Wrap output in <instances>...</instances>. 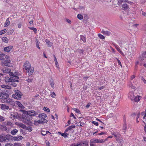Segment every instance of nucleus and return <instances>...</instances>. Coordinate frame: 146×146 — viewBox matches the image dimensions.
Masks as SVG:
<instances>
[{
	"label": "nucleus",
	"mask_w": 146,
	"mask_h": 146,
	"mask_svg": "<svg viewBox=\"0 0 146 146\" xmlns=\"http://www.w3.org/2000/svg\"><path fill=\"white\" fill-rule=\"evenodd\" d=\"M26 111H25L22 115V118L23 119V121L24 123L27 122L26 121H30L32 119V118L30 117L29 115L27 114V113Z\"/></svg>",
	"instance_id": "nucleus-1"
},
{
	"label": "nucleus",
	"mask_w": 146,
	"mask_h": 146,
	"mask_svg": "<svg viewBox=\"0 0 146 146\" xmlns=\"http://www.w3.org/2000/svg\"><path fill=\"white\" fill-rule=\"evenodd\" d=\"M15 94H13L12 95V97L17 100H20L21 98V96L22 95L20 91L18 90H16L15 91Z\"/></svg>",
	"instance_id": "nucleus-2"
},
{
	"label": "nucleus",
	"mask_w": 146,
	"mask_h": 146,
	"mask_svg": "<svg viewBox=\"0 0 146 146\" xmlns=\"http://www.w3.org/2000/svg\"><path fill=\"white\" fill-rule=\"evenodd\" d=\"M129 97L131 100H134L135 102H137L139 101L140 100V98L141 97L138 96L134 97L132 92H130L129 94Z\"/></svg>",
	"instance_id": "nucleus-3"
},
{
	"label": "nucleus",
	"mask_w": 146,
	"mask_h": 146,
	"mask_svg": "<svg viewBox=\"0 0 146 146\" xmlns=\"http://www.w3.org/2000/svg\"><path fill=\"white\" fill-rule=\"evenodd\" d=\"M8 73L9 75L11 76V82H19L18 80L19 79V78L18 76L15 75L12 72H8Z\"/></svg>",
	"instance_id": "nucleus-4"
},
{
	"label": "nucleus",
	"mask_w": 146,
	"mask_h": 146,
	"mask_svg": "<svg viewBox=\"0 0 146 146\" xmlns=\"http://www.w3.org/2000/svg\"><path fill=\"white\" fill-rule=\"evenodd\" d=\"M31 67V65L29 62L28 61H26L24 63L23 66V69L24 70H28Z\"/></svg>",
	"instance_id": "nucleus-5"
},
{
	"label": "nucleus",
	"mask_w": 146,
	"mask_h": 146,
	"mask_svg": "<svg viewBox=\"0 0 146 146\" xmlns=\"http://www.w3.org/2000/svg\"><path fill=\"white\" fill-rule=\"evenodd\" d=\"M9 96V95L8 94L3 91L0 93V99H7Z\"/></svg>",
	"instance_id": "nucleus-6"
},
{
	"label": "nucleus",
	"mask_w": 146,
	"mask_h": 146,
	"mask_svg": "<svg viewBox=\"0 0 146 146\" xmlns=\"http://www.w3.org/2000/svg\"><path fill=\"white\" fill-rule=\"evenodd\" d=\"M26 112L27 113V114L29 115L30 117L32 118L33 116H35L37 114L36 112L33 110H31L28 111H26Z\"/></svg>",
	"instance_id": "nucleus-7"
},
{
	"label": "nucleus",
	"mask_w": 146,
	"mask_h": 146,
	"mask_svg": "<svg viewBox=\"0 0 146 146\" xmlns=\"http://www.w3.org/2000/svg\"><path fill=\"white\" fill-rule=\"evenodd\" d=\"M10 62V60L8 59L6 60H3L1 61V65L3 66H8V64Z\"/></svg>",
	"instance_id": "nucleus-8"
},
{
	"label": "nucleus",
	"mask_w": 146,
	"mask_h": 146,
	"mask_svg": "<svg viewBox=\"0 0 146 146\" xmlns=\"http://www.w3.org/2000/svg\"><path fill=\"white\" fill-rule=\"evenodd\" d=\"M13 137L9 134L5 136H3V141H5L6 140H12Z\"/></svg>",
	"instance_id": "nucleus-9"
},
{
	"label": "nucleus",
	"mask_w": 146,
	"mask_h": 146,
	"mask_svg": "<svg viewBox=\"0 0 146 146\" xmlns=\"http://www.w3.org/2000/svg\"><path fill=\"white\" fill-rule=\"evenodd\" d=\"M112 135L115 137L116 140L121 137L120 134L118 132H114L112 133Z\"/></svg>",
	"instance_id": "nucleus-10"
},
{
	"label": "nucleus",
	"mask_w": 146,
	"mask_h": 146,
	"mask_svg": "<svg viewBox=\"0 0 146 146\" xmlns=\"http://www.w3.org/2000/svg\"><path fill=\"white\" fill-rule=\"evenodd\" d=\"M6 102L7 103H8L11 106H14L15 105V103L13 100L12 99L9 98L6 100Z\"/></svg>",
	"instance_id": "nucleus-11"
},
{
	"label": "nucleus",
	"mask_w": 146,
	"mask_h": 146,
	"mask_svg": "<svg viewBox=\"0 0 146 146\" xmlns=\"http://www.w3.org/2000/svg\"><path fill=\"white\" fill-rule=\"evenodd\" d=\"M123 2H126L129 4L131 5H132L133 4V2L126 0H119L118 2L119 4H121Z\"/></svg>",
	"instance_id": "nucleus-12"
},
{
	"label": "nucleus",
	"mask_w": 146,
	"mask_h": 146,
	"mask_svg": "<svg viewBox=\"0 0 146 146\" xmlns=\"http://www.w3.org/2000/svg\"><path fill=\"white\" fill-rule=\"evenodd\" d=\"M28 70H26L28 73L29 75H32L33 73L34 68L33 67H31L30 68L28 69Z\"/></svg>",
	"instance_id": "nucleus-13"
},
{
	"label": "nucleus",
	"mask_w": 146,
	"mask_h": 146,
	"mask_svg": "<svg viewBox=\"0 0 146 146\" xmlns=\"http://www.w3.org/2000/svg\"><path fill=\"white\" fill-rule=\"evenodd\" d=\"M78 143L80 144L79 146H88V142L87 141L78 142Z\"/></svg>",
	"instance_id": "nucleus-14"
},
{
	"label": "nucleus",
	"mask_w": 146,
	"mask_h": 146,
	"mask_svg": "<svg viewBox=\"0 0 146 146\" xmlns=\"http://www.w3.org/2000/svg\"><path fill=\"white\" fill-rule=\"evenodd\" d=\"M23 137L21 136H18L16 137H13L12 140H13L14 141H20L22 139Z\"/></svg>",
	"instance_id": "nucleus-15"
},
{
	"label": "nucleus",
	"mask_w": 146,
	"mask_h": 146,
	"mask_svg": "<svg viewBox=\"0 0 146 146\" xmlns=\"http://www.w3.org/2000/svg\"><path fill=\"white\" fill-rule=\"evenodd\" d=\"M1 71L5 73H7L11 71V70L9 68L4 67L1 69Z\"/></svg>",
	"instance_id": "nucleus-16"
},
{
	"label": "nucleus",
	"mask_w": 146,
	"mask_h": 146,
	"mask_svg": "<svg viewBox=\"0 0 146 146\" xmlns=\"http://www.w3.org/2000/svg\"><path fill=\"white\" fill-rule=\"evenodd\" d=\"M113 44L114 45L116 49H117V50L122 55H124V54H123L122 51L119 49L118 46L117 45L115 44V43Z\"/></svg>",
	"instance_id": "nucleus-17"
},
{
	"label": "nucleus",
	"mask_w": 146,
	"mask_h": 146,
	"mask_svg": "<svg viewBox=\"0 0 146 146\" xmlns=\"http://www.w3.org/2000/svg\"><path fill=\"white\" fill-rule=\"evenodd\" d=\"M116 141L119 143V144L120 145L122 146L123 145V141L122 137L121 138L117 140Z\"/></svg>",
	"instance_id": "nucleus-18"
},
{
	"label": "nucleus",
	"mask_w": 146,
	"mask_h": 146,
	"mask_svg": "<svg viewBox=\"0 0 146 146\" xmlns=\"http://www.w3.org/2000/svg\"><path fill=\"white\" fill-rule=\"evenodd\" d=\"M46 117H40V119L39 120V122L42 123H46L47 122V120L45 119Z\"/></svg>",
	"instance_id": "nucleus-19"
},
{
	"label": "nucleus",
	"mask_w": 146,
	"mask_h": 146,
	"mask_svg": "<svg viewBox=\"0 0 146 146\" xmlns=\"http://www.w3.org/2000/svg\"><path fill=\"white\" fill-rule=\"evenodd\" d=\"M15 103L17 105L21 108L23 109L24 108V106L19 101H16Z\"/></svg>",
	"instance_id": "nucleus-20"
},
{
	"label": "nucleus",
	"mask_w": 146,
	"mask_h": 146,
	"mask_svg": "<svg viewBox=\"0 0 146 146\" xmlns=\"http://www.w3.org/2000/svg\"><path fill=\"white\" fill-rule=\"evenodd\" d=\"M13 46H9L6 47H5L4 48V50L5 51L9 52L11 50Z\"/></svg>",
	"instance_id": "nucleus-21"
},
{
	"label": "nucleus",
	"mask_w": 146,
	"mask_h": 146,
	"mask_svg": "<svg viewBox=\"0 0 146 146\" xmlns=\"http://www.w3.org/2000/svg\"><path fill=\"white\" fill-rule=\"evenodd\" d=\"M1 108L2 110H4L5 109H8L9 107L8 106H7L5 104H2L1 105Z\"/></svg>",
	"instance_id": "nucleus-22"
},
{
	"label": "nucleus",
	"mask_w": 146,
	"mask_h": 146,
	"mask_svg": "<svg viewBox=\"0 0 146 146\" xmlns=\"http://www.w3.org/2000/svg\"><path fill=\"white\" fill-rule=\"evenodd\" d=\"M58 133H59L60 134H61L62 136L64 137H67V136L69 135V132H68L67 131H66V130H65L64 133H61L60 132H59Z\"/></svg>",
	"instance_id": "nucleus-23"
},
{
	"label": "nucleus",
	"mask_w": 146,
	"mask_h": 146,
	"mask_svg": "<svg viewBox=\"0 0 146 146\" xmlns=\"http://www.w3.org/2000/svg\"><path fill=\"white\" fill-rule=\"evenodd\" d=\"M1 87L2 88L9 90H10L11 89V86L6 85H2Z\"/></svg>",
	"instance_id": "nucleus-24"
},
{
	"label": "nucleus",
	"mask_w": 146,
	"mask_h": 146,
	"mask_svg": "<svg viewBox=\"0 0 146 146\" xmlns=\"http://www.w3.org/2000/svg\"><path fill=\"white\" fill-rule=\"evenodd\" d=\"M75 125H71L68 127L65 130H66V131L69 132L70 130L73 128H75Z\"/></svg>",
	"instance_id": "nucleus-25"
},
{
	"label": "nucleus",
	"mask_w": 146,
	"mask_h": 146,
	"mask_svg": "<svg viewBox=\"0 0 146 146\" xmlns=\"http://www.w3.org/2000/svg\"><path fill=\"white\" fill-rule=\"evenodd\" d=\"M101 33L104 35H106L107 36H109L110 34V33L108 31H104L102 30Z\"/></svg>",
	"instance_id": "nucleus-26"
},
{
	"label": "nucleus",
	"mask_w": 146,
	"mask_h": 146,
	"mask_svg": "<svg viewBox=\"0 0 146 146\" xmlns=\"http://www.w3.org/2000/svg\"><path fill=\"white\" fill-rule=\"evenodd\" d=\"M10 24V21L9 18H7L6 21L5 23L4 27H7Z\"/></svg>",
	"instance_id": "nucleus-27"
},
{
	"label": "nucleus",
	"mask_w": 146,
	"mask_h": 146,
	"mask_svg": "<svg viewBox=\"0 0 146 146\" xmlns=\"http://www.w3.org/2000/svg\"><path fill=\"white\" fill-rule=\"evenodd\" d=\"M45 42L46 43L48 44V46L49 47H50L52 45V43L49 40L46 39L45 40Z\"/></svg>",
	"instance_id": "nucleus-28"
},
{
	"label": "nucleus",
	"mask_w": 146,
	"mask_h": 146,
	"mask_svg": "<svg viewBox=\"0 0 146 146\" xmlns=\"http://www.w3.org/2000/svg\"><path fill=\"white\" fill-rule=\"evenodd\" d=\"M127 129V125L125 122H124L123 125V131L125 132L126 131V129Z\"/></svg>",
	"instance_id": "nucleus-29"
},
{
	"label": "nucleus",
	"mask_w": 146,
	"mask_h": 146,
	"mask_svg": "<svg viewBox=\"0 0 146 146\" xmlns=\"http://www.w3.org/2000/svg\"><path fill=\"white\" fill-rule=\"evenodd\" d=\"M80 39L83 41L85 42L86 41V37L82 35H80Z\"/></svg>",
	"instance_id": "nucleus-30"
},
{
	"label": "nucleus",
	"mask_w": 146,
	"mask_h": 146,
	"mask_svg": "<svg viewBox=\"0 0 146 146\" xmlns=\"http://www.w3.org/2000/svg\"><path fill=\"white\" fill-rule=\"evenodd\" d=\"M4 80L6 82H11V78H10L8 77H5L4 79Z\"/></svg>",
	"instance_id": "nucleus-31"
},
{
	"label": "nucleus",
	"mask_w": 146,
	"mask_h": 146,
	"mask_svg": "<svg viewBox=\"0 0 146 146\" xmlns=\"http://www.w3.org/2000/svg\"><path fill=\"white\" fill-rule=\"evenodd\" d=\"M128 7L126 3H124L122 5V8L123 10L127 9Z\"/></svg>",
	"instance_id": "nucleus-32"
},
{
	"label": "nucleus",
	"mask_w": 146,
	"mask_h": 146,
	"mask_svg": "<svg viewBox=\"0 0 146 146\" xmlns=\"http://www.w3.org/2000/svg\"><path fill=\"white\" fill-rule=\"evenodd\" d=\"M142 57H140V58L141 59V60H144L143 58H146V51L144 52H143L142 55Z\"/></svg>",
	"instance_id": "nucleus-33"
},
{
	"label": "nucleus",
	"mask_w": 146,
	"mask_h": 146,
	"mask_svg": "<svg viewBox=\"0 0 146 146\" xmlns=\"http://www.w3.org/2000/svg\"><path fill=\"white\" fill-rule=\"evenodd\" d=\"M90 143L94 144L97 143V139H93L90 140Z\"/></svg>",
	"instance_id": "nucleus-34"
},
{
	"label": "nucleus",
	"mask_w": 146,
	"mask_h": 146,
	"mask_svg": "<svg viewBox=\"0 0 146 146\" xmlns=\"http://www.w3.org/2000/svg\"><path fill=\"white\" fill-rule=\"evenodd\" d=\"M18 125L19 126L25 129L26 128V126L23 123H18Z\"/></svg>",
	"instance_id": "nucleus-35"
},
{
	"label": "nucleus",
	"mask_w": 146,
	"mask_h": 146,
	"mask_svg": "<svg viewBox=\"0 0 146 146\" xmlns=\"http://www.w3.org/2000/svg\"><path fill=\"white\" fill-rule=\"evenodd\" d=\"M1 129L5 131H7V127L4 125H0Z\"/></svg>",
	"instance_id": "nucleus-36"
},
{
	"label": "nucleus",
	"mask_w": 146,
	"mask_h": 146,
	"mask_svg": "<svg viewBox=\"0 0 146 146\" xmlns=\"http://www.w3.org/2000/svg\"><path fill=\"white\" fill-rule=\"evenodd\" d=\"M18 131L16 129H15L11 131V133L13 135H15L18 132Z\"/></svg>",
	"instance_id": "nucleus-37"
},
{
	"label": "nucleus",
	"mask_w": 146,
	"mask_h": 146,
	"mask_svg": "<svg viewBox=\"0 0 146 146\" xmlns=\"http://www.w3.org/2000/svg\"><path fill=\"white\" fill-rule=\"evenodd\" d=\"M128 85L130 87H131V88L134 89L135 88L134 85H133L131 82H130L129 83Z\"/></svg>",
	"instance_id": "nucleus-38"
},
{
	"label": "nucleus",
	"mask_w": 146,
	"mask_h": 146,
	"mask_svg": "<svg viewBox=\"0 0 146 146\" xmlns=\"http://www.w3.org/2000/svg\"><path fill=\"white\" fill-rule=\"evenodd\" d=\"M77 17L80 20L82 19L83 18V16L82 15L80 14H78L77 15Z\"/></svg>",
	"instance_id": "nucleus-39"
},
{
	"label": "nucleus",
	"mask_w": 146,
	"mask_h": 146,
	"mask_svg": "<svg viewBox=\"0 0 146 146\" xmlns=\"http://www.w3.org/2000/svg\"><path fill=\"white\" fill-rule=\"evenodd\" d=\"M29 28L31 30H33L35 33H36L37 30L36 28L31 27H29Z\"/></svg>",
	"instance_id": "nucleus-40"
},
{
	"label": "nucleus",
	"mask_w": 146,
	"mask_h": 146,
	"mask_svg": "<svg viewBox=\"0 0 146 146\" xmlns=\"http://www.w3.org/2000/svg\"><path fill=\"white\" fill-rule=\"evenodd\" d=\"M105 142L104 139H97V143H103Z\"/></svg>",
	"instance_id": "nucleus-41"
},
{
	"label": "nucleus",
	"mask_w": 146,
	"mask_h": 146,
	"mask_svg": "<svg viewBox=\"0 0 146 146\" xmlns=\"http://www.w3.org/2000/svg\"><path fill=\"white\" fill-rule=\"evenodd\" d=\"M2 41L5 42H7L8 41V39L6 37H4L2 38Z\"/></svg>",
	"instance_id": "nucleus-42"
},
{
	"label": "nucleus",
	"mask_w": 146,
	"mask_h": 146,
	"mask_svg": "<svg viewBox=\"0 0 146 146\" xmlns=\"http://www.w3.org/2000/svg\"><path fill=\"white\" fill-rule=\"evenodd\" d=\"M7 32L6 29H4L0 31V35L4 34Z\"/></svg>",
	"instance_id": "nucleus-43"
},
{
	"label": "nucleus",
	"mask_w": 146,
	"mask_h": 146,
	"mask_svg": "<svg viewBox=\"0 0 146 146\" xmlns=\"http://www.w3.org/2000/svg\"><path fill=\"white\" fill-rule=\"evenodd\" d=\"M26 129L28 130L29 131H31L32 130V128L30 126H28L27 127L26 126V128H25Z\"/></svg>",
	"instance_id": "nucleus-44"
},
{
	"label": "nucleus",
	"mask_w": 146,
	"mask_h": 146,
	"mask_svg": "<svg viewBox=\"0 0 146 146\" xmlns=\"http://www.w3.org/2000/svg\"><path fill=\"white\" fill-rule=\"evenodd\" d=\"M26 80L28 82H32L33 79L28 78H26Z\"/></svg>",
	"instance_id": "nucleus-45"
},
{
	"label": "nucleus",
	"mask_w": 146,
	"mask_h": 146,
	"mask_svg": "<svg viewBox=\"0 0 146 146\" xmlns=\"http://www.w3.org/2000/svg\"><path fill=\"white\" fill-rule=\"evenodd\" d=\"M98 36L102 39H104L105 38L104 36L100 34L98 35Z\"/></svg>",
	"instance_id": "nucleus-46"
},
{
	"label": "nucleus",
	"mask_w": 146,
	"mask_h": 146,
	"mask_svg": "<svg viewBox=\"0 0 146 146\" xmlns=\"http://www.w3.org/2000/svg\"><path fill=\"white\" fill-rule=\"evenodd\" d=\"M39 116L40 117H47L46 115V114L44 113H42V114H40L39 115Z\"/></svg>",
	"instance_id": "nucleus-47"
},
{
	"label": "nucleus",
	"mask_w": 146,
	"mask_h": 146,
	"mask_svg": "<svg viewBox=\"0 0 146 146\" xmlns=\"http://www.w3.org/2000/svg\"><path fill=\"white\" fill-rule=\"evenodd\" d=\"M43 110L45 111H47L48 112H50V110L48 108L44 107V108Z\"/></svg>",
	"instance_id": "nucleus-48"
},
{
	"label": "nucleus",
	"mask_w": 146,
	"mask_h": 146,
	"mask_svg": "<svg viewBox=\"0 0 146 146\" xmlns=\"http://www.w3.org/2000/svg\"><path fill=\"white\" fill-rule=\"evenodd\" d=\"M14 146H22L21 144L20 143H15L14 144Z\"/></svg>",
	"instance_id": "nucleus-49"
},
{
	"label": "nucleus",
	"mask_w": 146,
	"mask_h": 146,
	"mask_svg": "<svg viewBox=\"0 0 146 146\" xmlns=\"http://www.w3.org/2000/svg\"><path fill=\"white\" fill-rule=\"evenodd\" d=\"M13 32V30H11L9 32L7 33L8 35H11Z\"/></svg>",
	"instance_id": "nucleus-50"
},
{
	"label": "nucleus",
	"mask_w": 146,
	"mask_h": 146,
	"mask_svg": "<svg viewBox=\"0 0 146 146\" xmlns=\"http://www.w3.org/2000/svg\"><path fill=\"white\" fill-rule=\"evenodd\" d=\"M73 110L74 111H75L77 113H80V111L78 109H77L76 108H74Z\"/></svg>",
	"instance_id": "nucleus-51"
},
{
	"label": "nucleus",
	"mask_w": 146,
	"mask_h": 146,
	"mask_svg": "<svg viewBox=\"0 0 146 146\" xmlns=\"http://www.w3.org/2000/svg\"><path fill=\"white\" fill-rule=\"evenodd\" d=\"M79 143H73L71 144L70 146H79Z\"/></svg>",
	"instance_id": "nucleus-52"
},
{
	"label": "nucleus",
	"mask_w": 146,
	"mask_h": 146,
	"mask_svg": "<svg viewBox=\"0 0 146 146\" xmlns=\"http://www.w3.org/2000/svg\"><path fill=\"white\" fill-rule=\"evenodd\" d=\"M5 120L4 117L1 115H0V121H3Z\"/></svg>",
	"instance_id": "nucleus-53"
},
{
	"label": "nucleus",
	"mask_w": 146,
	"mask_h": 146,
	"mask_svg": "<svg viewBox=\"0 0 146 146\" xmlns=\"http://www.w3.org/2000/svg\"><path fill=\"white\" fill-rule=\"evenodd\" d=\"M5 146H14V145L12 144L7 143L5 145Z\"/></svg>",
	"instance_id": "nucleus-54"
},
{
	"label": "nucleus",
	"mask_w": 146,
	"mask_h": 146,
	"mask_svg": "<svg viewBox=\"0 0 146 146\" xmlns=\"http://www.w3.org/2000/svg\"><path fill=\"white\" fill-rule=\"evenodd\" d=\"M50 96L52 97L53 98H54L56 95L55 93L54 92H53L51 93L50 94Z\"/></svg>",
	"instance_id": "nucleus-55"
},
{
	"label": "nucleus",
	"mask_w": 146,
	"mask_h": 146,
	"mask_svg": "<svg viewBox=\"0 0 146 146\" xmlns=\"http://www.w3.org/2000/svg\"><path fill=\"white\" fill-rule=\"evenodd\" d=\"M36 46L39 49H40V48L39 46V43L37 40H36Z\"/></svg>",
	"instance_id": "nucleus-56"
},
{
	"label": "nucleus",
	"mask_w": 146,
	"mask_h": 146,
	"mask_svg": "<svg viewBox=\"0 0 146 146\" xmlns=\"http://www.w3.org/2000/svg\"><path fill=\"white\" fill-rule=\"evenodd\" d=\"M92 123L94 125H96V126H98V122L96 121H93L92 122Z\"/></svg>",
	"instance_id": "nucleus-57"
},
{
	"label": "nucleus",
	"mask_w": 146,
	"mask_h": 146,
	"mask_svg": "<svg viewBox=\"0 0 146 146\" xmlns=\"http://www.w3.org/2000/svg\"><path fill=\"white\" fill-rule=\"evenodd\" d=\"M78 51L80 53L82 54H83V50L81 49H78Z\"/></svg>",
	"instance_id": "nucleus-58"
},
{
	"label": "nucleus",
	"mask_w": 146,
	"mask_h": 146,
	"mask_svg": "<svg viewBox=\"0 0 146 146\" xmlns=\"http://www.w3.org/2000/svg\"><path fill=\"white\" fill-rule=\"evenodd\" d=\"M47 134V133L46 132V131H42L41 133V134L42 135H45Z\"/></svg>",
	"instance_id": "nucleus-59"
},
{
	"label": "nucleus",
	"mask_w": 146,
	"mask_h": 146,
	"mask_svg": "<svg viewBox=\"0 0 146 146\" xmlns=\"http://www.w3.org/2000/svg\"><path fill=\"white\" fill-rule=\"evenodd\" d=\"M50 84L52 88H54V85L53 82H50Z\"/></svg>",
	"instance_id": "nucleus-60"
},
{
	"label": "nucleus",
	"mask_w": 146,
	"mask_h": 146,
	"mask_svg": "<svg viewBox=\"0 0 146 146\" xmlns=\"http://www.w3.org/2000/svg\"><path fill=\"white\" fill-rule=\"evenodd\" d=\"M11 85L13 86L14 87H16L17 86V85L16 83H13V82L11 84Z\"/></svg>",
	"instance_id": "nucleus-61"
},
{
	"label": "nucleus",
	"mask_w": 146,
	"mask_h": 146,
	"mask_svg": "<svg viewBox=\"0 0 146 146\" xmlns=\"http://www.w3.org/2000/svg\"><path fill=\"white\" fill-rule=\"evenodd\" d=\"M141 80L144 84H146V80L143 77H142L141 78Z\"/></svg>",
	"instance_id": "nucleus-62"
},
{
	"label": "nucleus",
	"mask_w": 146,
	"mask_h": 146,
	"mask_svg": "<svg viewBox=\"0 0 146 146\" xmlns=\"http://www.w3.org/2000/svg\"><path fill=\"white\" fill-rule=\"evenodd\" d=\"M139 61H137L136 62H135V69H136V68H137V65L139 64Z\"/></svg>",
	"instance_id": "nucleus-63"
},
{
	"label": "nucleus",
	"mask_w": 146,
	"mask_h": 146,
	"mask_svg": "<svg viewBox=\"0 0 146 146\" xmlns=\"http://www.w3.org/2000/svg\"><path fill=\"white\" fill-rule=\"evenodd\" d=\"M143 122L144 123L145 125H144V130L145 132L146 133V123H144V121Z\"/></svg>",
	"instance_id": "nucleus-64"
}]
</instances>
